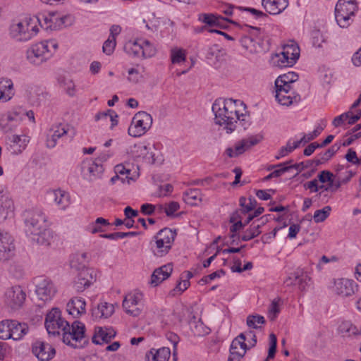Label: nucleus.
I'll use <instances>...</instances> for the list:
<instances>
[{"label": "nucleus", "mask_w": 361, "mask_h": 361, "mask_svg": "<svg viewBox=\"0 0 361 361\" xmlns=\"http://www.w3.org/2000/svg\"><path fill=\"white\" fill-rule=\"evenodd\" d=\"M338 330L343 336H355L357 326L353 325L351 322L345 321L340 324Z\"/></svg>", "instance_id": "obj_47"}, {"label": "nucleus", "mask_w": 361, "mask_h": 361, "mask_svg": "<svg viewBox=\"0 0 361 361\" xmlns=\"http://www.w3.org/2000/svg\"><path fill=\"white\" fill-rule=\"evenodd\" d=\"M86 302L81 298H73L67 304V311L73 317H78L85 313Z\"/></svg>", "instance_id": "obj_22"}, {"label": "nucleus", "mask_w": 361, "mask_h": 361, "mask_svg": "<svg viewBox=\"0 0 361 361\" xmlns=\"http://www.w3.org/2000/svg\"><path fill=\"white\" fill-rule=\"evenodd\" d=\"M290 57L284 54L283 52H281L280 54H276L272 59L273 63L275 66L279 68L284 67H291L295 63H290Z\"/></svg>", "instance_id": "obj_41"}, {"label": "nucleus", "mask_w": 361, "mask_h": 361, "mask_svg": "<svg viewBox=\"0 0 361 361\" xmlns=\"http://www.w3.org/2000/svg\"><path fill=\"white\" fill-rule=\"evenodd\" d=\"M190 286V281L188 279H184L179 282L176 286L171 291V295L175 296L176 295H180L185 291Z\"/></svg>", "instance_id": "obj_57"}, {"label": "nucleus", "mask_w": 361, "mask_h": 361, "mask_svg": "<svg viewBox=\"0 0 361 361\" xmlns=\"http://www.w3.org/2000/svg\"><path fill=\"white\" fill-rule=\"evenodd\" d=\"M35 292L40 300L47 301L54 295L56 288L50 280L39 277L36 279Z\"/></svg>", "instance_id": "obj_14"}, {"label": "nucleus", "mask_w": 361, "mask_h": 361, "mask_svg": "<svg viewBox=\"0 0 361 361\" xmlns=\"http://www.w3.org/2000/svg\"><path fill=\"white\" fill-rule=\"evenodd\" d=\"M114 312V307L112 304L106 302L99 303L97 307L92 310V317L95 319L108 318Z\"/></svg>", "instance_id": "obj_29"}, {"label": "nucleus", "mask_w": 361, "mask_h": 361, "mask_svg": "<svg viewBox=\"0 0 361 361\" xmlns=\"http://www.w3.org/2000/svg\"><path fill=\"white\" fill-rule=\"evenodd\" d=\"M68 323L61 317L59 309L55 307L47 313L44 324L49 334L59 335L61 331L66 329Z\"/></svg>", "instance_id": "obj_7"}, {"label": "nucleus", "mask_w": 361, "mask_h": 361, "mask_svg": "<svg viewBox=\"0 0 361 361\" xmlns=\"http://www.w3.org/2000/svg\"><path fill=\"white\" fill-rule=\"evenodd\" d=\"M29 327L26 323H20L16 320H12L11 334L9 336L15 341L21 339L28 332Z\"/></svg>", "instance_id": "obj_31"}, {"label": "nucleus", "mask_w": 361, "mask_h": 361, "mask_svg": "<svg viewBox=\"0 0 361 361\" xmlns=\"http://www.w3.org/2000/svg\"><path fill=\"white\" fill-rule=\"evenodd\" d=\"M246 323L250 328L258 329L260 328V325L265 323V319L261 315L252 314L247 317Z\"/></svg>", "instance_id": "obj_45"}, {"label": "nucleus", "mask_w": 361, "mask_h": 361, "mask_svg": "<svg viewBox=\"0 0 361 361\" xmlns=\"http://www.w3.org/2000/svg\"><path fill=\"white\" fill-rule=\"evenodd\" d=\"M67 133V130L65 126L61 124L53 126L47 137V147L53 148L56 146L57 140Z\"/></svg>", "instance_id": "obj_26"}, {"label": "nucleus", "mask_w": 361, "mask_h": 361, "mask_svg": "<svg viewBox=\"0 0 361 361\" xmlns=\"http://www.w3.org/2000/svg\"><path fill=\"white\" fill-rule=\"evenodd\" d=\"M171 63H180L186 60V52L183 49L173 47L170 51Z\"/></svg>", "instance_id": "obj_42"}, {"label": "nucleus", "mask_w": 361, "mask_h": 361, "mask_svg": "<svg viewBox=\"0 0 361 361\" xmlns=\"http://www.w3.org/2000/svg\"><path fill=\"white\" fill-rule=\"evenodd\" d=\"M7 296L11 300V305L13 308L22 306L26 298V294L20 286H13L7 293Z\"/></svg>", "instance_id": "obj_23"}, {"label": "nucleus", "mask_w": 361, "mask_h": 361, "mask_svg": "<svg viewBox=\"0 0 361 361\" xmlns=\"http://www.w3.org/2000/svg\"><path fill=\"white\" fill-rule=\"evenodd\" d=\"M282 52L290 57V63H296L300 56V48L298 44L293 41H290L289 43L285 44L283 47Z\"/></svg>", "instance_id": "obj_36"}, {"label": "nucleus", "mask_w": 361, "mask_h": 361, "mask_svg": "<svg viewBox=\"0 0 361 361\" xmlns=\"http://www.w3.org/2000/svg\"><path fill=\"white\" fill-rule=\"evenodd\" d=\"M65 329L62 331L63 341L73 348L80 347V342L85 338V325L79 321H75L71 326L68 323Z\"/></svg>", "instance_id": "obj_5"}, {"label": "nucleus", "mask_w": 361, "mask_h": 361, "mask_svg": "<svg viewBox=\"0 0 361 361\" xmlns=\"http://www.w3.org/2000/svg\"><path fill=\"white\" fill-rule=\"evenodd\" d=\"M152 125V116L145 111H140L133 118L132 123L128 128V134L133 137H140L144 135Z\"/></svg>", "instance_id": "obj_6"}, {"label": "nucleus", "mask_w": 361, "mask_h": 361, "mask_svg": "<svg viewBox=\"0 0 361 361\" xmlns=\"http://www.w3.org/2000/svg\"><path fill=\"white\" fill-rule=\"evenodd\" d=\"M265 11L271 15H276L283 11L288 6L286 0H262Z\"/></svg>", "instance_id": "obj_25"}, {"label": "nucleus", "mask_w": 361, "mask_h": 361, "mask_svg": "<svg viewBox=\"0 0 361 361\" xmlns=\"http://www.w3.org/2000/svg\"><path fill=\"white\" fill-rule=\"evenodd\" d=\"M14 95L13 84L11 80L1 78L0 80V101L7 102Z\"/></svg>", "instance_id": "obj_30"}, {"label": "nucleus", "mask_w": 361, "mask_h": 361, "mask_svg": "<svg viewBox=\"0 0 361 361\" xmlns=\"http://www.w3.org/2000/svg\"><path fill=\"white\" fill-rule=\"evenodd\" d=\"M267 222V218L265 216L262 217L261 219L257 220V222H253L249 228H247L243 235L241 236V239L243 241H248L257 236H258L261 233V227L264 226Z\"/></svg>", "instance_id": "obj_24"}, {"label": "nucleus", "mask_w": 361, "mask_h": 361, "mask_svg": "<svg viewBox=\"0 0 361 361\" xmlns=\"http://www.w3.org/2000/svg\"><path fill=\"white\" fill-rule=\"evenodd\" d=\"M35 235L37 236V238L35 239L36 241L39 244L44 245H49L51 240L53 238L51 231L47 228L42 231V232L39 234H36Z\"/></svg>", "instance_id": "obj_48"}, {"label": "nucleus", "mask_w": 361, "mask_h": 361, "mask_svg": "<svg viewBox=\"0 0 361 361\" xmlns=\"http://www.w3.org/2000/svg\"><path fill=\"white\" fill-rule=\"evenodd\" d=\"M290 89H286L282 87H276V99L281 105L288 106L293 103V102H298L300 96L295 95L292 97L290 94Z\"/></svg>", "instance_id": "obj_27"}, {"label": "nucleus", "mask_w": 361, "mask_h": 361, "mask_svg": "<svg viewBox=\"0 0 361 361\" xmlns=\"http://www.w3.org/2000/svg\"><path fill=\"white\" fill-rule=\"evenodd\" d=\"M288 163L279 164L276 166L279 169L272 172V175L276 177H279L284 173L295 170L293 176L298 175L303 169V163L295 164L290 166H286Z\"/></svg>", "instance_id": "obj_33"}, {"label": "nucleus", "mask_w": 361, "mask_h": 361, "mask_svg": "<svg viewBox=\"0 0 361 361\" xmlns=\"http://www.w3.org/2000/svg\"><path fill=\"white\" fill-rule=\"evenodd\" d=\"M176 235V232L170 228L161 230L154 236V243L152 245L154 254L158 257L166 255L171 248Z\"/></svg>", "instance_id": "obj_4"}, {"label": "nucleus", "mask_w": 361, "mask_h": 361, "mask_svg": "<svg viewBox=\"0 0 361 361\" xmlns=\"http://www.w3.org/2000/svg\"><path fill=\"white\" fill-rule=\"evenodd\" d=\"M142 294L135 293L128 294L123 301V307L125 312L133 317H138L142 310Z\"/></svg>", "instance_id": "obj_9"}, {"label": "nucleus", "mask_w": 361, "mask_h": 361, "mask_svg": "<svg viewBox=\"0 0 361 361\" xmlns=\"http://www.w3.org/2000/svg\"><path fill=\"white\" fill-rule=\"evenodd\" d=\"M243 103L233 99H218L212 105L216 124L224 126L226 133H231L236 128V123L245 121L246 116L240 113Z\"/></svg>", "instance_id": "obj_1"}, {"label": "nucleus", "mask_w": 361, "mask_h": 361, "mask_svg": "<svg viewBox=\"0 0 361 361\" xmlns=\"http://www.w3.org/2000/svg\"><path fill=\"white\" fill-rule=\"evenodd\" d=\"M135 151L134 153L135 154V156L137 157H142L145 160H146L148 162H152L154 163V159L153 158V154L152 152H149V149L147 146L139 144L135 145L134 146Z\"/></svg>", "instance_id": "obj_40"}, {"label": "nucleus", "mask_w": 361, "mask_h": 361, "mask_svg": "<svg viewBox=\"0 0 361 361\" xmlns=\"http://www.w3.org/2000/svg\"><path fill=\"white\" fill-rule=\"evenodd\" d=\"M279 301V299H275L272 301V302L270 305L269 313L271 320H274L276 317L277 314L280 312Z\"/></svg>", "instance_id": "obj_61"}, {"label": "nucleus", "mask_w": 361, "mask_h": 361, "mask_svg": "<svg viewBox=\"0 0 361 361\" xmlns=\"http://www.w3.org/2000/svg\"><path fill=\"white\" fill-rule=\"evenodd\" d=\"M231 222H235L231 227H230V231L232 233L231 238H234L235 237V232L242 229L245 224H243L241 220H237V216H235V214H233L230 219Z\"/></svg>", "instance_id": "obj_56"}, {"label": "nucleus", "mask_w": 361, "mask_h": 361, "mask_svg": "<svg viewBox=\"0 0 361 361\" xmlns=\"http://www.w3.org/2000/svg\"><path fill=\"white\" fill-rule=\"evenodd\" d=\"M171 355V350L169 348H161L154 352L151 350L146 355L147 361H168Z\"/></svg>", "instance_id": "obj_32"}, {"label": "nucleus", "mask_w": 361, "mask_h": 361, "mask_svg": "<svg viewBox=\"0 0 361 361\" xmlns=\"http://www.w3.org/2000/svg\"><path fill=\"white\" fill-rule=\"evenodd\" d=\"M300 145V142L295 141L291 145L290 142H288L286 147H283L279 150V154L276 156V159H279L286 155H288L289 153H290L292 151H293L295 149L298 148Z\"/></svg>", "instance_id": "obj_50"}, {"label": "nucleus", "mask_w": 361, "mask_h": 361, "mask_svg": "<svg viewBox=\"0 0 361 361\" xmlns=\"http://www.w3.org/2000/svg\"><path fill=\"white\" fill-rule=\"evenodd\" d=\"M357 290V284L347 279H339L334 282V292L342 297H349Z\"/></svg>", "instance_id": "obj_17"}, {"label": "nucleus", "mask_w": 361, "mask_h": 361, "mask_svg": "<svg viewBox=\"0 0 361 361\" xmlns=\"http://www.w3.org/2000/svg\"><path fill=\"white\" fill-rule=\"evenodd\" d=\"M172 271L171 264H167L156 269L151 276L150 285L154 287L157 286L171 276Z\"/></svg>", "instance_id": "obj_19"}, {"label": "nucleus", "mask_w": 361, "mask_h": 361, "mask_svg": "<svg viewBox=\"0 0 361 361\" xmlns=\"http://www.w3.org/2000/svg\"><path fill=\"white\" fill-rule=\"evenodd\" d=\"M295 273H298L296 285H298L299 289L302 290L307 284V281L310 280V278L302 269H297Z\"/></svg>", "instance_id": "obj_54"}, {"label": "nucleus", "mask_w": 361, "mask_h": 361, "mask_svg": "<svg viewBox=\"0 0 361 361\" xmlns=\"http://www.w3.org/2000/svg\"><path fill=\"white\" fill-rule=\"evenodd\" d=\"M250 35H244L240 39L241 44L251 53H256L261 49L260 42L254 37H256L260 31V29L256 27H251Z\"/></svg>", "instance_id": "obj_18"}, {"label": "nucleus", "mask_w": 361, "mask_h": 361, "mask_svg": "<svg viewBox=\"0 0 361 361\" xmlns=\"http://www.w3.org/2000/svg\"><path fill=\"white\" fill-rule=\"evenodd\" d=\"M116 47V39H112L111 37H109L108 39H106L103 45L102 49L103 52L107 55H110L113 53L114 48Z\"/></svg>", "instance_id": "obj_59"}, {"label": "nucleus", "mask_w": 361, "mask_h": 361, "mask_svg": "<svg viewBox=\"0 0 361 361\" xmlns=\"http://www.w3.org/2000/svg\"><path fill=\"white\" fill-rule=\"evenodd\" d=\"M13 239L8 233L0 231V259L8 260L14 255Z\"/></svg>", "instance_id": "obj_16"}, {"label": "nucleus", "mask_w": 361, "mask_h": 361, "mask_svg": "<svg viewBox=\"0 0 361 361\" xmlns=\"http://www.w3.org/2000/svg\"><path fill=\"white\" fill-rule=\"evenodd\" d=\"M269 345L268 355L264 361H269V359L274 357L276 351L277 339L276 335L274 334L269 335Z\"/></svg>", "instance_id": "obj_53"}, {"label": "nucleus", "mask_w": 361, "mask_h": 361, "mask_svg": "<svg viewBox=\"0 0 361 361\" xmlns=\"http://www.w3.org/2000/svg\"><path fill=\"white\" fill-rule=\"evenodd\" d=\"M136 234V232H116L114 233L102 234L100 236L110 240H117L118 238L135 236Z\"/></svg>", "instance_id": "obj_52"}, {"label": "nucleus", "mask_w": 361, "mask_h": 361, "mask_svg": "<svg viewBox=\"0 0 361 361\" xmlns=\"http://www.w3.org/2000/svg\"><path fill=\"white\" fill-rule=\"evenodd\" d=\"M183 200L185 203L192 206L197 205L202 200V195L199 189H189L183 194Z\"/></svg>", "instance_id": "obj_35"}, {"label": "nucleus", "mask_w": 361, "mask_h": 361, "mask_svg": "<svg viewBox=\"0 0 361 361\" xmlns=\"http://www.w3.org/2000/svg\"><path fill=\"white\" fill-rule=\"evenodd\" d=\"M12 320L6 319L0 322V338L2 340L11 339Z\"/></svg>", "instance_id": "obj_43"}, {"label": "nucleus", "mask_w": 361, "mask_h": 361, "mask_svg": "<svg viewBox=\"0 0 361 361\" xmlns=\"http://www.w3.org/2000/svg\"><path fill=\"white\" fill-rule=\"evenodd\" d=\"M142 41V39H137L127 42L124 45L125 51L127 54L135 56H141Z\"/></svg>", "instance_id": "obj_39"}, {"label": "nucleus", "mask_w": 361, "mask_h": 361, "mask_svg": "<svg viewBox=\"0 0 361 361\" xmlns=\"http://www.w3.org/2000/svg\"><path fill=\"white\" fill-rule=\"evenodd\" d=\"M49 196L51 200L63 209H66L70 203V196L64 190L58 189L49 191Z\"/></svg>", "instance_id": "obj_28"}, {"label": "nucleus", "mask_w": 361, "mask_h": 361, "mask_svg": "<svg viewBox=\"0 0 361 361\" xmlns=\"http://www.w3.org/2000/svg\"><path fill=\"white\" fill-rule=\"evenodd\" d=\"M345 159L353 164L360 165V161L355 150L350 148L345 156Z\"/></svg>", "instance_id": "obj_62"}, {"label": "nucleus", "mask_w": 361, "mask_h": 361, "mask_svg": "<svg viewBox=\"0 0 361 361\" xmlns=\"http://www.w3.org/2000/svg\"><path fill=\"white\" fill-rule=\"evenodd\" d=\"M333 173L329 171H322L318 175L319 180L322 183L329 182V185L332 186L334 183Z\"/></svg>", "instance_id": "obj_60"}, {"label": "nucleus", "mask_w": 361, "mask_h": 361, "mask_svg": "<svg viewBox=\"0 0 361 361\" xmlns=\"http://www.w3.org/2000/svg\"><path fill=\"white\" fill-rule=\"evenodd\" d=\"M245 339L246 336L243 333L233 339L231 345L228 361H240L245 355L247 349V345L245 343Z\"/></svg>", "instance_id": "obj_13"}, {"label": "nucleus", "mask_w": 361, "mask_h": 361, "mask_svg": "<svg viewBox=\"0 0 361 361\" xmlns=\"http://www.w3.org/2000/svg\"><path fill=\"white\" fill-rule=\"evenodd\" d=\"M28 231L32 234H39L42 231L47 228L46 219L41 212H35L26 220Z\"/></svg>", "instance_id": "obj_15"}, {"label": "nucleus", "mask_w": 361, "mask_h": 361, "mask_svg": "<svg viewBox=\"0 0 361 361\" xmlns=\"http://www.w3.org/2000/svg\"><path fill=\"white\" fill-rule=\"evenodd\" d=\"M157 49L148 40L142 41L141 56L143 58H150L156 54Z\"/></svg>", "instance_id": "obj_44"}, {"label": "nucleus", "mask_w": 361, "mask_h": 361, "mask_svg": "<svg viewBox=\"0 0 361 361\" xmlns=\"http://www.w3.org/2000/svg\"><path fill=\"white\" fill-rule=\"evenodd\" d=\"M104 171L102 164L92 162L88 164L87 173H85V178L89 181H92L101 176Z\"/></svg>", "instance_id": "obj_38"}, {"label": "nucleus", "mask_w": 361, "mask_h": 361, "mask_svg": "<svg viewBox=\"0 0 361 361\" xmlns=\"http://www.w3.org/2000/svg\"><path fill=\"white\" fill-rule=\"evenodd\" d=\"M116 336V331L112 328L98 327L92 337V342L96 344L109 343Z\"/></svg>", "instance_id": "obj_21"}, {"label": "nucleus", "mask_w": 361, "mask_h": 361, "mask_svg": "<svg viewBox=\"0 0 361 361\" xmlns=\"http://www.w3.org/2000/svg\"><path fill=\"white\" fill-rule=\"evenodd\" d=\"M331 207L330 206H326L322 209L316 210L313 219L315 223H321L324 221L329 216Z\"/></svg>", "instance_id": "obj_46"}, {"label": "nucleus", "mask_w": 361, "mask_h": 361, "mask_svg": "<svg viewBox=\"0 0 361 361\" xmlns=\"http://www.w3.org/2000/svg\"><path fill=\"white\" fill-rule=\"evenodd\" d=\"M63 88L69 96H74L75 94V86L71 80H65L63 82Z\"/></svg>", "instance_id": "obj_63"}, {"label": "nucleus", "mask_w": 361, "mask_h": 361, "mask_svg": "<svg viewBox=\"0 0 361 361\" xmlns=\"http://www.w3.org/2000/svg\"><path fill=\"white\" fill-rule=\"evenodd\" d=\"M180 208L179 204L176 202H171L169 204H168L165 209V213L168 216H172L174 212L178 211Z\"/></svg>", "instance_id": "obj_64"}, {"label": "nucleus", "mask_w": 361, "mask_h": 361, "mask_svg": "<svg viewBox=\"0 0 361 361\" xmlns=\"http://www.w3.org/2000/svg\"><path fill=\"white\" fill-rule=\"evenodd\" d=\"M323 130H324V127L319 126L312 133H310L307 135H304L303 137L300 140H298V142H300V144L301 143H304V144L307 143L308 142L316 138L322 132Z\"/></svg>", "instance_id": "obj_55"}, {"label": "nucleus", "mask_w": 361, "mask_h": 361, "mask_svg": "<svg viewBox=\"0 0 361 361\" xmlns=\"http://www.w3.org/2000/svg\"><path fill=\"white\" fill-rule=\"evenodd\" d=\"M24 117L25 114H22V109H19L18 110H14L13 111L9 112L7 114L6 120L8 121L19 122L22 121Z\"/></svg>", "instance_id": "obj_58"}, {"label": "nucleus", "mask_w": 361, "mask_h": 361, "mask_svg": "<svg viewBox=\"0 0 361 361\" xmlns=\"http://www.w3.org/2000/svg\"><path fill=\"white\" fill-rule=\"evenodd\" d=\"M357 10V4L337 3L335 8V16L339 26L348 27L350 25L349 20Z\"/></svg>", "instance_id": "obj_8"}, {"label": "nucleus", "mask_w": 361, "mask_h": 361, "mask_svg": "<svg viewBox=\"0 0 361 361\" xmlns=\"http://www.w3.org/2000/svg\"><path fill=\"white\" fill-rule=\"evenodd\" d=\"M249 203H247V199L244 197L240 198V205L243 207V212L247 213L255 209L256 200L254 198L248 199Z\"/></svg>", "instance_id": "obj_51"}, {"label": "nucleus", "mask_w": 361, "mask_h": 361, "mask_svg": "<svg viewBox=\"0 0 361 361\" xmlns=\"http://www.w3.org/2000/svg\"><path fill=\"white\" fill-rule=\"evenodd\" d=\"M78 270L79 272L74 282V287L78 292H82L95 281V275H94V271L92 269L85 266Z\"/></svg>", "instance_id": "obj_11"}, {"label": "nucleus", "mask_w": 361, "mask_h": 361, "mask_svg": "<svg viewBox=\"0 0 361 361\" xmlns=\"http://www.w3.org/2000/svg\"><path fill=\"white\" fill-rule=\"evenodd\" d=\"M37 19L25 18L21 21L13 23L10 27V35L16 40L27 41L37 35L39 31Z\"/></svg>", "instance_id": "obj_3"}, {"label": "nucleus", "mask_w": 361, "mask_h": 361, "mask_svg": "<svg viewBox=\"0 0 361 361\" xmlns=\"http://www.w3.org/2000/svg\"><path fill=\"white\" fill-rule=\"evenodd\" d=\"M87 260V255L85 252L77 253L71 260V264L72 267L80 269L85 266V263Z\"/></svg>", "instance_id": "obj_49"}, {"label": "nucleus", "mask_w": 361, "mask_h": 361, "mask_svg": "<svg viewBox=\"0 0 361 361\" xmlns=\"http://www.w3.org/2000/svg\"><path fill=\"white\" fill-rule=\"evenodd\" d=\"M32 350L36 357L40 361H49L56 354L55 348L48 343L36 341L32 346Z\"/></svg>", "instance_id": "obj_12"}, {"label": "nucleus", "mask_w": 361, "mask_h": 361, "mask_svg": "<svg viewBox=\"0 0 361 361\" xmlns=\"http://www.w3.org/2000/svg\"><path fill=\"white\" fill-rule=\"evenodd\" d=\"M262 139L263 137L261 135H252L246 139H243L235 146L234 149L232 147L227 148L226 154L230 158L236 157L243 154L252 146L257 145Z\"/></svg>", "instance_id": "obj_10"}, {"label": "nucleus", "mask_w": 361, "mask_h": 361, "mask_svg": "<svg viewBox=\"0 0 361 361\" xmlns=\"http://www.w3.org/2000/svg\"><path fill=\"white\" fill-rule=\"evenodd\" d=\"M9 149L13 154H20L27 147L30 139L25 135H13L9 137Z\"/></svg>", "instance_id": "obj_20"}, {"label": "nucleus", "mask_w": 361, "mask_h": 361, "mask_svg": "<svg viewBox=\"0 0 361 361\" xmlns=\"http://www.w3.org/2000/svg\"><path fill=\"white\" fill-rule=\"evenodd\" d=\"M58 48L55 40L41 42L31 46L27 51V59L32 64L40 65L46 61Z\"/></svg>", "instance_id": "obj_2"}, {"label": "nucleus", "mask_w": 361, "mask_h": 361, "mask_svg": "<svg viewBox=\"0 0 361 361\" xmlns=\"http://www.w3.org/2000/svg\"><path fill=\"white\" fill-rule=\"evenodd\" d=\"M199 20L209 26H219L222 21H228L227 18L212 13H202L199 15Z\"/></svg>", "instance_id": "obj_37"}, {"label": "nucleus", "mask_w": 361, "mask_h": 361, "mask_svg": "<svg viewBox=\"0 0 361 361\" xmlns=\"http://www.w3.org/2000/svg\"><path fill=\"white\" fill-rule=\"evenodd\" d=\"M298 79V75L294 72H288L280 75L275 82V87H282L286 89H290V84Z\"/></svg>", "instance_id": "obj_34"}]
</instances>
